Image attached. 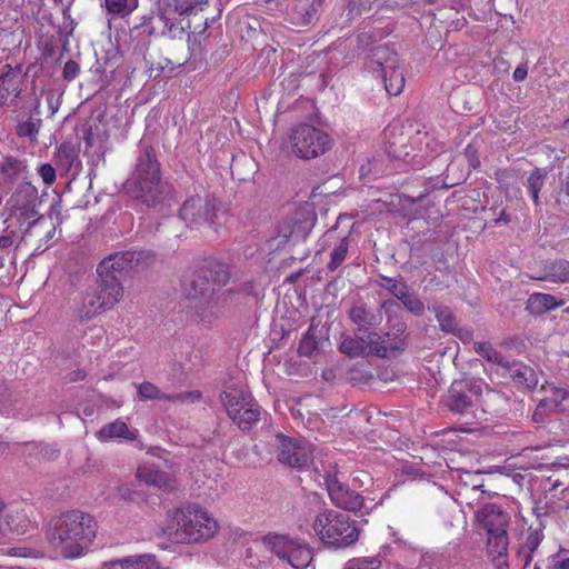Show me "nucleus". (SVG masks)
<instances>
[{
    "label": "nucleus",
    "instance_id": "f257e3e1",
    "mask_svg": "<svg viewBox=\"0 0 569 569\" xmlns=\"http://www.w3.org/2000/svg\"><path fill=\"white\" fill-rule=\"evenodd\" d=\"M94 537V520L79 510H71L57 517L48 532L51 546L66 558L81 556Z\"/></svg>",
    "mask_w": 569,
    "mask_h": 569
},
{
    "label": "nucleus",
    "instance_id": "f03ea898",
    "mask_svg": "<svg viewBox=\"0 0 569 569\" xmlns=\"http://www.w3.org/2000/svg\"><path fill=\"white\" fill-rule=\"evenodd\" d=\"M259 422L261 425V442L266 446L259 450V446L254 445L256 453L260 457L263 453H270L269 440L273 437L278 440V460L291 468L303 469L312 462L313 448L310 442L299 441L292 438L286 437L280 433H276L272 427L271 416L264 411L261 406L251 399V430H256Z\"/></svg>",
    "mask_w": 569,
    "mask_h": 569
},
{
    "label": "nucleus",
    "instance_id": "7ed1b4c3",
    "mask_svg": "<svg viewBox=\"0 0 569 569\" xmlns=\"http://www.w3.org/2000/svg\"><path fill=\"white\" fill-rule=\"evenodd\" d=\"M162 531L173 542L196 543L212 538L218 531V522L203 508L187 505L168 511Z\"/></svg>",
    "mask_w": 569,
    "mask_h": 569
},
{
    "label": "nucleus",
    "instance_id": "20e7f679",
    "mask_svg": "<svg viewBox=\"0 0 569 569\" xmlns=\"http://www.w3.org/2000/svg\"><path fill=\"white\" fill-rule=\"evenodd\" d=\"M475 519L487 533V550L497 569H508L507 561L510 516L495 503L478 509Z\"/></svg>",
    "mask_w": 569,
    "mask_h": 569
},
{
    "label": "nucleus",
    "instance_id": "39448f33",
    "mask_svg": "<svg viewBox=\"0 0 569 569\" xmlns=\"http://www.w3.org/2000/svg\"><path fill=\"white\" fill-rule=\"evenodd\" d=\"M313 530L326 546L333 549H345L356 543L360 532L355 520L332 509L316 517Z\"/></svg>",
    "mask_w": 569,
    "mask_h": 569
},
{
    "label": "nucleus",
    "instance_id": "423d86ee",
    "mask_svg": "<svg viewBox=\"0 0 569 569\" xmlns=\"http://www.w3.org/2000/svg\"><path fill=\"white\" fill-rule=\"evenodd\" d=\"M127 187L148 204L158 201V197L162 192V184L159 164L151 150L146 149L140 154L136 170L127 181Z\"/></svg>",
    "mask_w": 569,
    "mask_h": 569
},
{
    "label": "nucleus",
    "instance_id": "0eeeda50",
    "mask_svg": "<svg viewBox=\"0 0 569 569\" xmlns=\"http://www.w3.org/2000/svg\"><path fill=\"white\" fill-rule=\"evenodd\" d=\"M127 262L128 259L124 254L116 253L102 260L98 266L99 283L94 292L100 297L102 306L107 310L112 309L122 298L123 289L120 276Z\"/></svg>",
    "mask_w": 569,
    "mask_h": 569
},
{
    "label": "nucleus",
    "instance_id": "6e6552de",
    "mask_svg": "<svg viewBox=\"0 0 569 569\" xmlns=\"http://www.w3.org/2000/svg\"><path fill=\"white\" fill-rule=\"evenodd\" d=\"M399 58L386 46H378L372 49V57L369 68L377 73L385 83V89L390 96H398L405 87V77L398 66Z\"/></svg>",
    "mask_w": 569,
    "mask_h": 569
},
{
    "label": "nucleus",
    "instance_id": "1a4fd4ad",
    "mask_svg": "<svg viewBox=\"0 0 569 569\" xmlns=\"http://www.w3.org/2000/svg\"><path fill=\"white\" fill-rule=\"evenodd\" d=\"M317 213L313 203L305 202L283 219L278 227V234L272 241H278L276 249L283 246L289 239L305 240L315 227Z\"/></svg>",
    "mask_w": 569,
    "mask_h": 569
},
{
    "label": "nucleus",
    "instance_id": "9d476101",
    "mask_svg": "<svg viewBox=\"0 0 569 569\" xmlns=\"http://www.w3.org/2000/svg\"><path fill=\"white\" fill-rule=\"evenodd\" d=\"M290 141L293 153L301 159L320 157L331 147L330 137L325 131L309 124H299L293 128Z\"/></svg>",
    "mask_w": 569,
    "mask_h": 569
},
{
    "label": "nucleus",
    "instance_id": "9b49d317",
    "mask_svg": "<svg viewBox=\"0 0 569 569\" xmlns=\"http://www.w3.org/2000/svg\"><path fill=\"white\" fill-rule=\"evenodd\" d=\"M38 190L29 182L21 183L7 201L6 208L21 227L29 229L39 219Z\"/></svg>",
    "mask_w": 569,
    "mask_h": 569
},
{
    "label": "nucleus",
    "instance_id": "f8f14e48",
    "mask_svg": "<svg viewBox=\"0 0 569 569\" xmlns=\"http://www.w3.org/2000/svg\"><path fill=\"white\" fill-rule=\"evenodd\" d=\"M480 389L467 380H456L450 386L443 402L453 413L468 417L472 416L479 401Z\"/></svg>",
    "mask_w": 569,
    "mask_h": 569
},
{
    "label": "nucleus",
    "instance_id": "ddd939ff",
    "mask_svg": "<svg viewBox=\"0 0 569 569\" xmlns=\"http://www.w3.org/2000/svg\"><path fill=\"white\" fill-rule=\"evenodd\" d=\"M323 481L329 498L337 508L357 512L363 507L365 497L340 481L337 472L327 471Z\"/></svg>",
    "mask_w": 569,
    "mask_h": 569
},
{
    "label": "nucleus",
    "instance_id": "4468645a",
    "mask_svg": "<svg viewBox=\"0 0 569 569\" xmlns=\"http://www.w3.org/2000/svg\"><path fill=\"white\" fill-rule=\"evenodd\" d=\"M213 206L201 197H191L186 200L180 209V218L193 229L202 227L216 230Z\"/></svg>",
    "mask_w": 569,
    "mask_h": 569
},
{
    "label": "nucleus",
    "instance_id": "2eb2a0df",
    "mask_svg": "<svg viewBox=\"0 0 569 569\" xmlns=\"http://www.w3.org/2000/svg\"><path fill=\"white\" fill-rule=\"evenodd\" d=\"M221 401L229 418L242 430L249 429V402L246 390L237 385L226 387Z\"/></svg>",
    "mask_w": 569,
    "mask_h": 569
},
{
    "label": "nucleus",
    "instance_id": "dca6fc26",
    "mask_svg": "<svg viewBox=\"0 0 569 569\" xmlns=\"http://www.w3.org/2000/svg\"><path fill=\"white\" fill-rule=\"evenodd\" d=\"M407 323L389 316L387 330L382 331V346L386 347V358L395 357L408 347Z\"/></svg>",
    "mask_w": 569,
    "mask_h": 569
},
{
    "label": "nucleus",
    "instance_id": "f3484780",
    "mask_svg": "<svg viewBox=\"0 0 569 569\" xmlns=\"http://www.w3.org/2000/svg\"><path fill=\"white\" fill-rule=\"evenodd\" d=\"M138 436L139 431L130 428L122 419H116L112 422L106 423L96 432L97 439L101 442H131L134 441Z\"/></svg>",
    "mask_w": 569,
    "mask_h": 569
},
{
    "label": "nucleus",
    "instance_id": "a211bd4d",
    "mask_svg": "<svg viewBox=\"0 0 569 569\" xmlns=\"http://www.w3.org/2000/svg\"><path fill=\"white\" fill-rule=\"evenodd\" d=\"M386 140V152L396 160L407 162L410 156L411 147L409 146V137L402 132L400 128L389 127L383 131Z\"/></svg>",
    "mask_w": 569,
    "mask_h": 569
},
{
    "label": "nucleus",
    "instance_id": "6ab92c4d",
    "mask_svg": "<svg viewBox=\"0 0 569 569\" xmlns=\"http://www.w3.org/2000/svg\"><path fill=\"white\" fill-rule=\"evenodd\" d=\"M348 317L356 329H376L382 322V313L369 308L363 302H355L348 309Z\"/></svg>",
    "mask_w": 569,
    "mask_h": 569
},
{
    "label": "nucleus",
    "instance_id": "aec40b11",
    "mask_svg": "<svg viewBox=\"0 0 569 569\" xmlns=\"http://www.w3.org/2000/svg\"><path fill=\"white\" fill-rule=\"evenodd\" d=\"M136 477L140 482L158 489H170L173 488L176 483L173 476L149 462H141L138 466Z\"/></svg>",
    "mask_w": 569,
    "mask_h": 569
},
{
    "label": "nucleus",
    "instance_id": "412c9836",
    "mask_svg": "<svg viewBox=\"0 0 569 569\" xmlns=\"http://www.w3.org/2000/svg\"><path fill=\"white\" fill-rule=\"evenodd\" d=\"M293 541V539L286 535H279L274 532H269L268 535L256 539V542H260L266 549L282 560H284L288 552L290 551Z\"/></svg>",
    "mask_w": 569,
    "mask_h": 569
},
{
    "label": "nucleus",
    "instance_id": "4be33fe9",
    "mask_svg": "<svg viewBox=\"0 0 569 569\" xmlns=\"http://www.w3.org/2000/svg\"><path fill=\"white\" fill-rule=\"evenodd\" d=\"M509 376L516 385L523 387L527 390H532L538 385V376L536 371L522 363L508 362Z\"/></svg>",
    "mask_w": 569,
    "mask_h": 569
},
{
    "label": "nucleus",
    "instance_id": "5701e85b",
    "mask_svg": "<svg viewBox=\"0 0 569 569\" xmlns=\"http://www.w3.org/2000/svg\"><path fill=\"white\" fill-rule=\"evenodd\" d=\"M108 569H160L154 557L141 555L110 561Z\"/></svg>",
    "mask_w": 569,
    "mask_h": 569
},
{
    "label": "nucleus",
    "instance_id": "b1692460",
    "mask_svg": "<svg viewBox=\"0 0 569 569\" xmlns=\"http://www.w3.org/2000/svg\"><path fill=\"white\" fill-rule=\"evenodd\" d=\"M563 300L557 301L556 297L549 293H532L528 301L526 309L531 315H542L549 310L562 306Z\"/></svg>",
    "mask_w": 569,
    "mask_h": 569
},
{
    "label": "nucleus",
    "instance_id": "393cba45",
    "mask_svg": "<svg viewBox=\"0 0 569 569\" xmlns=\"http://www.w3.org/2000/svg\"><path fill=\"white\" fill-rule=\"evenodd\" d=\"M358 335H361V342L366 349V356H375L378 358H386V347L382 346V335L376 329L362 330L358 329Z\"/></svg>",
    "mask_w": 569,
    "mask_h": 569
},
{
    "label": "nucleus",
    "instance_id": "a878e982",
    "mask_svg": "<svg viewBox=\"0 0 569 569\" xmlns=\"http://www.w3.org/2000/svg\"><path fill=\"white\" fill-rule=\"evenodd\" d=\"M312 558L313 553L309 546L295 540L284 560L295 569H305Z\"/></svg>",
    "mask_w": 569,
    "mask_h": 569
},
{
    "label": "nucleus",
    "instance_id": "bb28decb",
    "mask_svg": "<svg viewBox=\"0 0 569 569\" xmlns=\"http://www.w3.org/2000/svg\"><path fill=\"white\" fill-rule=\"evenodd\" d=\"M107 309L102 306L100 297L97 296L94 290L88 291L81 299V305L78 308V313L81 318L90 319Z\"/></svg>",
    "mask_w": 569,
    "mask_h": 569
},
{
    "label": "nucleus",
    "instance_id": "cd10ccee",
    "mask_svg": "<svg viewBox=\"0 0 569 569\" xmlns=\"http://www.w3.org/2000/svg\"><path fill=\"white\" fill-rule=\"evenodd\" d=\"M428 309L435 313L439 322V327L442 331L448 333H456V331L458 330V322L450 308L439 305H432L429 306Z\"/></svg>",
    "mask_w": 569,
    "mask_h": 569
},
{
    "label": "nucleus",
    "instance_id": "c85d7f7f",
    "mask_svg": "<svg viewBox=\"0 0 569 569\" xmlns=\"http://www.w3.org/2000/svg\"><path fill=\"white\" fill-rule=\"evenodd\" d=\"M213 291L206 277L197 276L184 283V293L189 299L206 298Z\"/></svg>",
    "mask_w": 569,
    "mask_h": 569
},
{
    "label": "nucleus",
    "instance_id": "c756f323",
    "mask_svg": "<svg viewBox=\"0 0 569 569\" xmlns=\"http://www.w3.org/2000/svg\"><path fill=\"white\" fill-rule=\"evenodd\" d=\"M546 276L542 278L543 280H549L552 282H567L569 281V261L567 260H556L548 264H546Z\"/></svg>",
    "mask_w": 569,
    "mask_h": 569
},
{
    "label": "nucleus",
    "instance_id": "7c9ffc66",
    "mask_svg": "<svg viewBox=\"0 0 569 569\" xmlns=\"http://www.w3.org/2000/svg\"><path fill=\"white\" fill-rule=\"evenodd\" d=\"M360 338L361 335H358V329H355L353 337H346L341 341L339 350L350 358L367 357L366 349Z\"/></svg>",
    "mask_w": 569,
    "mask_h": 569
},
{
    "label": "nucleus",
    "instance_id": "2f4dec72",
    "mask_svg": "<svg viewBox=\"0 0 569 569\" xmlns=\"http://www.w3.org/2000/svg\"><path fill=\"white\" fill-rule=\"evenodd\" d=\"M542 536L537 530L528 532L525 545L518 549L517 557L523 561L527 567L532 560V552L538 548L541 542Z\"/></svg>",
    "mask_w": 569,
    "mask_h": 569
},
{
    "label": "nucleus",
    "instance_id": "473e14b6",
    "mask_svg": "<svg viewBox=\"0 0 569 569\" xmlns=\"http://www.w3.org/2000/svg\"><path fill=\"white\" fill-rule=\"evenodd\" d=\"M547 170L541 168H536L527 177L526 187L531 194L532 201L536 206L539 204V192L545 184Z\"/></svg>",
    "mask_w": 569,
    "mask_h": 569
},
{
    "label": "nucleus",
    "instance_id": "72a5a7b5",
    "mask_svg": "<svg viewBox=\"0 0 569 569\" xmlns=\"http://www.w3.org/2000/svg\"><path fill=\"white\" fill-rule=\"evenodd\" d=\"M104 7L111 14L127 17L138 8V0H104Z\"/></svg>",
    "mask_w": 569,
    "mask_h": 569
},
{
    "label": "nucleus",
    "instance_id": "f704fd0d",
    "mask_svg": "<svg viewBox=\"0 0 569 569\" xmlns=\"http://www.w3.org/2000/svg\"><path fill=\"white\" fill-rule=\"evenodd\" d=\"M475 350L479 356H481L486 360L497 363L501 367H508V361L505 359V357L495 348H492L490 343L476 342Z\"/></svg>",
    "mask_w": 569,
    "mask_h": 569
},
{
    "label": "nucleus",
    "instance_id": "c9c22d12",
    "mask_svg": "<svg viewBox=\"0 0 569 569\" xmlns=\"http://www.w3.org/2000/svg\"><path fill=\"white\" fill-rule=\"evenodd\" d=\"M398 300H400L403 307L412 315L418 317L422 316L425 311V305L415 292L410 291V288L401 293Z\"/></svg>",
    "mask_w": 569,
    "mask_h": 569
},
{
    "label": "nucleus",
    "instance_id": "e433bc0d",
    "mask_svg": "<svg viewBox=\"0 0 569 569\" xmlns=\"http://www.w3.org/2000/svg\"><path fill=\"white\" fill-rule=\"evenodd\" d=\"M349 248L348 237H343L340 242L332 249L328 269L335 271L345 261Z\"/></svg>",
    "mask_w": 569,
    "mask_h": 569
},
{
    "label": "nucleus",
    "instance_id": "4c0bfd02",
    "mask_svg": "<svg viewBox=\"0 0 569 569\" xmlns=\"http://www.w3.org/2000/svg\"><path fill=\"white\" fill-rule=\"evenodd\" d=\"M0 169L6 177H8L10 180H13L22 176L26 170V166L22 161L12 157H8L1 163Z\"/></svg>",
    "mask_w": 569,
    "mask_h": 569
},
{
    "label": "nucleus",
    "instance_id": "58836bf2",
    "mask_svg": "<svg viewBox=\"0 0 569 569\" xmlns=\"http://www.w3.org/2000/svg\"><path fill=\"white\" fill-rule=\"evenodd\" d=\"M380 279L379 286L389 291L396 299H399L401 293L409 288L406 282H400L393 278L381 276Z\"/></svg>",
    "mask_w": 569,
    "mask_h": 569
},
{
    "label": "nucleus",
    "instance_id": "ea45409f",
    "mask_svg": "<svg viewBox=\"0 0 569 569\" xmlns=\"http://www.w3.org/2000/svg\"><path fill=\"white\" fill-rule=\"evenodd\" d=\"M107 141L108 134L106 130L99 131L97 129V133H94L93 130L90 129L86 136L87 146L93 148L94 152H101L104 149Z\"/></svg>",
    "mask_w": 569,
    "mask_h": 569
},
{
    "label": "nucleus",
    "instance_id": "a19ab883",
    "mask_svg": "<svg viewBox=\"0 0 569 569\" xmlns=\"http://www.w3.org/2000/svg\"><path fill=\"white\" fill-rule=\"evenodd\" d=\"M138 393L142 399H162L160 389L151 382H142L137 386Z\"/></svg>",
    "mask_w": 569,
    "mask_h": 569
},
{
    "label": "nucleus",
    "instance_id": "79ce46f5",
    "mask_svg": "<svg viewBox=\"0 0 569 569\" xmlns=\"http://www.w3.org/2000/svg\"><path fill=\"white\" fill-rule=\"evenodd\" d=\"M556 410L557 409H556L555 401H550L549 399H543L538 403V406L532 415V419L536 422H542L549 412H552Z\"/></svg>",
    "mask_w": 569,
    "mask_h": 569
},
{
    "label": "nucleus",
    "instance_id": "37998d69",
    "mask_svg": "<svg viewBox=\"0 0 569 569\" xmlns=\"http://www.w3.org/2000/svg\"><path fill=\"white\" fill-rule=\"evenodd\" d=\"M381 561L377 558L352 559L348 561L346 569H379Z\"/></svg>",
    "mask_w": 569,
    "mask_h": 569
},
{
    "label": "nucleus",
    "instance_id": "c03bdc74",
    "mask_svg": "<svg viewBox=\"0 0 569 569\" xmlns=\"http://www.w3.org/2000/svg\"><path fill=\"white\" fill-rule=\"evenodd\" d=\"M317 347L318 343L313 337L305 336L299 343L298 352L300 356L311 357Z\"/></svg>",
    "mask_w": 569,
    "mask_h": 569
},
{
    "label": "nucleus",
    "instance_id": "a18cd8bd",
    "mask_svg": "<svg viewBox=\"0 0 569 569\" xmlns=\"http://www.w3.org/2000/svg\"><path fill=\"white\" fill-rule=\"evenodd\" d=\"M213 273V282L218 286H223L229 280V270L228 267L222 263L214 264L212 269Z\"/></svg>",
    "mask_w": 569,
    "mask_h": 569
},
{
    "label": "nucleus",
    "instance_id": "49530a36",
    "mask_svg": "<svg viewBox=\"0 0 569 569\" xmlns=\"http://www.w3.org/2000/svg\"><path fill=\"white\" fill-rule=\"evenodd\" d=\"M557 203L562 211L569 212V176L566 178V181L557 197Z\"/></svg>",
    "mask_w": 569,
    "mask_h": 569
},
{
    "label": "nucleus",
    "instance_id": "de8ad7c7",
    "mask_svg": "<svg viewBox=\"0 0 569 569\" xmlns=\"http://www.w3.org/2000/svg\"><path fill=\"white\" fill-rule=\"evenodd\" d=\"M39 174L46 184H51L56 180V170L49 163L40 166Z\"/></svg>",
    "mask_w": 569,
    "mask_h": 569
},
{
    "label": "nucleus",
    "instance_id": "09e8293b",
    "mask_svg": "<svg viewBox=\"0 0 569 569\" xmlns=\"http://www.w3.org/2000/svg\"><path fill=\"white\" fill-rule=\"evenodd\" d=\"M382 310H385V312L387 315V322H389V316L395 318L392 316V313L400 310V305L396 300H392V299L383 300L380 303L378 311H380L382 313Z\"/></svg>",
    "mask_w": 569,
    "mask_h": 569
},
{
    "label": "nucleus",
    "instance_id": "8fccbe9b",
    "mask_svg": "<svg viewBox=\"0 0 569 569\" xmlns=\"http://www.w3.org/2000/svg\"><path fill=\"white\" fill-rule=\"evenodd\" d=\"M18 132L22 137L36 138L38 133V127L32 121H26L19 124Z\"/></svg>",
    "mask_w": 569,
    "mask_h": 569
},
{
    "label": "nucleus",
    "instance_id": "3c124183",
    "mask_svg": "<svg viewBox=\"0 0 569 569\" xmlns=\"http://www.w3.org/2000/svg\"><path fill=\"white\" fill-rule=\"evenodd\" d=\"M317 8H316V3H311L309 6L308 9H306L303 12H299V14L301 16L300 18V23L302 26H308L317 17Z\"/></svg>",
    "mask_w": 569,
    "mask_h": 569
},
{
    "label": "nucleus",
    "instance_id": "603ef678",
    "mask_svg": "<svg viewBox=\"0 0 569 569\" xmlns=\"http://www.w3.org/2000/svg\"><path fill=\"white\" fill-rule=\"evenodd\" d=\"M569 398V391L562 388H555L553 395L549 398L550 401H555L556 409H558L563 400Z\"/></svg>",
    "mask_w": 569,
    "mask_h": 569
},
{
    "label": "nucleus",
    "instance_id": "864d4df0",
    "mask_svg": "<svg viewBox=\"0 0 569 569\" xmlns=\"http://www.w3.org/2000/svg\"><path fill=\"white\" fill-rule=\"evenodd\" d=\"M79 72V67L74 61L66 62L63 67V76L67 80H72Z\"/></svg>",
    "mask_w": 569,
    "mask_h": 569
},
{
    "label": "nucleus",
    "instance_id": "5fc2aeb1",
    "mask_svg": "<svg viewBox=\"0 0 569 569\" xmlns=\"http://www.w3.org/2000/svg\"><path fill=\"white\" fill-rule=\"evenodd\" d=\"M10 80L0 79V104H3L9 96Z\"/></svg>",
    "mask_w": 569,
    "mask_h": 569
},
{
    "label": "nucleus",
    "instance_id": "6e6d98bb",
    "mask_svg": "<svg viewBox=\"0 0 569 569\" xmlns=\"http://www.w3.org/2000/svg\"><path fill=\"white\" fill-rule=\"evenodd\" d=\"M528 74V67L526 63L519 64L513 71L512 78L515 81H523Z\"/></svg>",
    "mask_w": 569,
    "mask_h": 569
},
{
    "label": "nucleus",
    "instance_id": "4d7b16f0",
    "mask_svg": "<svg viewBox=\"0 0 569 569\" xmlns=\"http://www.w3.org/2000/svg\"><path fill=\"white\" fill-rule=\"evenodd\" d=\"M466 156L469 158L470 164L476 168L479 164L478 159L475 157L476 150L469 144L466 148Z\"/></svg>",
    "mask_w": 569,
    "mask_h": 569
},
{
    "label": "nucleus",
    "instance_id": "13d9d810",
    "mask_svg": "<svg viewBox=\"0 0 569 569\" xmlns=\"http://www.w3.org/2000/svg\"><path fill=\"white\" fill-rule=\"evenodd\" d=\"M427 147H430L433 153L442 151V146L435 139H430V142L427 143Z\"/></svg>",
    "mask_w": 569,
    "mask_h": 569
},
{
    "label": "nucleus",
    "instance_id": "bf43d9fd",
    "mask_svg": "<svg viewBox=\"0 0 569 569\" xmlns=\"http://www.w3.org/2000/svg\"><path fill=\"white\" fill-rule=\"evenodd\" d=\"M12 244V239L8 236L0 237V248L7 249Z\"/></svg>",
    "mask_w": 569,
    "mask_h": 569
},
{
    "label": "nucleus",
    "instance_id": "052dcab7",
    "mask_svg": "<svg viewBox=\"0 0 569 569\" xmlns=\"http://www.w3.org/2000/svg\"><path fill=\"white\" fill-rule=\"evenodd\" d=\"M556 569H569V558L559 560L556 563Z\"/></svg>",
    "mask_w": 569,
    "mask_h": 569
},
{
    "label": "nucleus",
    "instance_id": "680f3d73",
    "mask_svg": "<svg viewBox=\"0 0 569 569\" xmlns=\"http://www.w3.org/2000/svg\"><path fill=\"white\" fill-rule=\"evenodd\" d=\"M191 476L192 478L194 479V481L197 483H202L204 485V478H206V475L201 476L200 473H193V471H191Z\"/></svg>",
    "mask_w": 569,
    "mask_h": 569
},
{
    "label": "nucleus",
    "instance_id": "e2e57ef3",
    "mask_svg": "<svg viewBox=\"0 0 569 569\" xmlns=\"http://www.w3.org/2000/svg\"><path fill=\"white\" fill-rule=\"evenodd\" d=\"M510 221V218L508 214L505 213V211L501 212L499 218H497L496 222H505L508 223Z\"/></svg>",
    "mask_w": 569,
    "mask_h": 569
},
{
    "label": "nucleus",
    "instance_id": "0e129e2a",
    "mask_svg": "<svg viewBox=\"0 0 569 569\" xmlns=\"http://www.w3.org/2000/svg\"><path fill=\"white\" fill-rule=\"evenodd\" d=\"M177 398L178 399H187V398L199 399L200 395L199 393H186V395L177 396Z\"/></svg>",
    "mask_w": 569,
    "mask_h": 569
},
{
    "label": "nucleus",
    "instance_id": "69168bd1",
    "mask_svg": "<svg viewBox=\"0 0 569 569\" xmlns=\"http://www.w3.org/2000/svg\"><path fill=\"white\" fill-rule=\"evenodd\" d=\"M356 372H357V370H356V369H352V370L350 371V380H351V381H356V377L353 376V373H356Z\"/></svg>",
    "mask_w": 569,
    "mask_h": 569
},
{
    "label": "nucleus",
    "instance_id": "338daca9",
    "mask_svg": "<svg viewBox=\"0 0 569 569\" xmlns=\"http://www.w3.org/2000/svg\"><path fill=\"white\" fill-rule=\"evenodd\" d=\"M312 3H316V8L318 9L322 4V0H313Z\"/></svg>",
    "mask_w": 569,
    "mask_h": 569
},
{
    "label": "nucleus",
    "instance_id": "774afa93",
    "mask_svg": "<svg viewBox=\"0 0 569 569\" xmlns=\"http://www.w3.org/2000/svg\"><path fill=\"white\" fill-rule=\"evenodd\" d=\"M437 0H425L426 3L428 4H435Z\"/></svg>",
    "mask_w": 569,
    "mask_h": 569
}]
</instances>
